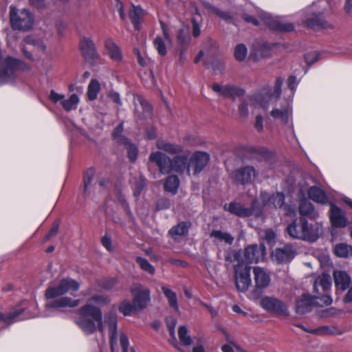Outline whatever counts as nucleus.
<instances>
[{"mask_svg":"<svg viewBox=\"0 0 352 352\" xmlns=\"http://www.w3.org/2000/svg\"><path fill=\"white\" fill-rule=\"evenodd\" d=\"M110 302L108 296L104 295H94L89 298L85 305L78 309V316L75 319L74 322L86 335H91L98 330L102 334L104 333V327L107 324L109 328L110 345L112 352L116 351L117 343V316L113 313H108L103 321L102 312L98 306H104Z\"/></svg>","mask_w":352,"mask_h":352,"instance_id":"f257e3e1","label":"nucleus"},{"mask_svg":"<svg viewBox=\"0 0 352 352\" xmlns=\"http://www.w3.org/2000/svg\"><path fill=\"white\" fill-rule=\"evenodd\" d=\"M189 155L190 152L186 151L170 158L161 151H155L150 154L148 160L155 164L163 175L174 172L179 175L186 173L188 176L197 175L207 166L210 155L204 151H195L190 157Z\"/></svg>","mask_w":352,"mask_h":352,"instance_id":"f03ea898","label":"nucleus"},{"mask_svg":"<svg viewBox=\"0 0 352 352\" xmlns=\"http://www.w3.org/2000/svg\"><path fill=\"white\" fill-rule=\"evenodd\" d=\"M79 288L80 284L70 278L60 280L56 285L50 286L45 294V298L48 300L45 307L50 309L73 308L78 306L80 300L62 296L69 292H76Z\"/></svg>","mask_w":352,"mask_h":352,"instance_id":"7ed1b4c3","label":"nucleus"},{"mask_svg":"<svg viewBox=\"0 0 352 352\" xmlns=\"http://www.w3.org/2000/svg\"><path fill=\"white\" fill-rule=\"evenodd\" d=\"M287 234L292 239L316 241L322 234L318 223L309 224L305 217L295 219L286 228Z\"/></svg>","mask_w":352,"mask_h":352,"instance_id":"20e7f679","label":"nucleus"},{"mask_svg":"<svg viewBox=\"0 0 352 352\" xmlns=\"http://www.w3.org/2000/svg\"><path fill=\"white\" fill-rule=\"evenodd\" d=\"M31 66L23 61L8 56L0 63V85L8 83L15 78L18 70L29 71Z\"/></svg>","mask_w":352,"mask_h":352,"instance_id":"39448f33","label":"nucleus"},{"mask_svg":"<svg viewBox=\"0 0 352 352\" xmlns=\"http://www.w3.org/2000/svg\"><path fill=\"white\" fill-rule=\"evenodd\" d=\"M333 302L330 295L320 296H311L305 294L296 302V311L298 314H305L312 310L314 307H323L330 305Z\"/></svg>","mask_w":352,"mask_h":352,"instance_id":"423d86ee","label":"nucleus"},{"mask_svg":"<svg viewBox=\"0 0 352 352\" xmlns=\"http://www.w3.org/2000/svg\"><path fill=\"white\" fill-rule=\"evenodd\" d=\"M10 19L12 28L17 30H29L34 23V16L29 10H19L14 6L10 8Z\"/></svg>","mask_w":352,"mask_h":352,"instance_id":"0eeeda50","label":"nucleus"},{"mask_svg":"<svg viewBox=\"0 0 352 352\" xmlns=\"http://www.w3.org/2000/svg\"><path fill=\"white\" fill-rule=\"evenodd\" d=\"M260 199L264 206L283 208L287 216H293L296 214L294 206L285 205V195L282 192L270 195L268 192H263L261 193Z\"/></svg>","mask_w":352,"mask_h":352,"instance_id":"6e6552de","label":"nucleus"},{"mask_svg":"<svg viewBox=\"0 0 352 352\" xmlns=\"http://www.w3.org/2000/svg\"><path fill=\"white\" fill-rule=\"evenodd\" d=\"M255 289L251 292V298L256 300L261 296L263 289L269 286L270 276L266 270L261 267H254L252 269Z\"/></svg>","mask_w":352,"mask_h":352,"instance_id":"1a4fd4ad","label":"nucleus"},{"mask_svg":"<svg viewBox=\"0 0 352 352\" xmlns=\"http://www.w3.org/2000/svg\"><path fill=\"white\" fill-rule=\"evenodd\" d=\"M258 176V171L252 166H243L232 173L233 182L236 184H252Z\"/></svg>","mask_w":352,"mask_h":352,"instance_id":"9d476101","label":"nucleus"},{"mask_svg":"<svg viewBox=\"0 0 352 352\" xmlns=\"http://www.w3.org/2000/svg\"><path fill=\"white\" fill-rule=\"evenodd\" d=\"M133 296V302L138 310L145 309L151 302L149 289L138 284L131 288Z\"/></svg>","mask_w":352,"mask_h":352,"instance_id":"9b49d317","label":"nucleus"},{"mask_svg":"<svg viewBox=\"0 0 352 352\" xmlns=\"http://www.w3.org/2000/svg\"><path fill=\"white\" fill-rule=\"evenodd\" d=\"M261 307L269 313L278 315L287 314V308L286 305L280 300L272 297L265 296L261 300Z\"/></svg>","mask_w":352,"mask_h":352,"instance_id":"f8f14e48","label":"nucleus"},{"mask_svg":"<svg viewBox=\"0 0 352 352\" xmlns=\"http://www.w3.org/2000/svg\"><path fill=\"white\" fill-rule=\"evenodd\" d=\"M270 116L275 120L287 124L292 119V106L289 101L285 100L280 106L274 107L270 111Z\"/></svg>","mask_w":352,"mask_h":352,"instance_id":"ddd939ff","label":"nucleus"},{"mask_svg":"<svg viewBox=\"0 0 352 352\" xmlns=\"http://www.w3.org/2000/svg\"><path fill=\"white\" fill-rule=\"evenodd\" d=\"M265 255V247L263 244L250 245L245 249L244 260L248 265L263 261Z\"/></svg>","mask_w":352,"mask_h":352,"instance_id":"4468645a","label":"nucleus"},{"mask_svg":"<svg viewBox=\"0 0 352 352\" xmlns=\"http://www.w3.org/2000/svg\"><path fill=\"white\" fill-rule=\"evenodd\" d=\"M296 251L291 244H286L282 248H276L272 254L273 259L278 263H288L296 256Z\"/></svg>","mask_w":352,"mask_h":352,"instance_id":"2eb2a0df","label":"nucleus"},{"mask_svg":"<svg viewBox=\"0 0 352 352\" xmlns=\"http://www.w3.org/2000/svg\"><path fill=\"white\" fill-rule=\"evenodd\" d=\"M212 89L219 96L226 98H231L232 99H235L236 97L242 96L245 93L243 89L232 85L222 86L218 83H214L212 85Z\"/></svg>","mask_w":352,"mask_h":352,"instance_id":"dca6fc26","label":"nucleus"},{"mask_svg":"<svg viewBox=\"0 0 352 352\" xmlns=\"http://www.w3.org/2000/svg\"><path fill=\"white\" fill-rule=\"evenodd\" d=\"M331 287V278L327 274H322L318 276L314 284L315 296L322 297L323 295H329Z\"/></svg>","mask_w":352,"mask_h":352,"instance_id":"f3484780","label":"nucleus"},{"mask_svg":"<svg viewBox=\"0 0 352 352\" xmlns=\"http://www.w3.org/2000/svg\"><path fill=\"white\" fill-rule=\"evenodd\" d=\"M80 50L82 56L87 61H94L99 57L94 42L89 38L81 39Z\"/></svg>","mask_w":352,"mask_h":352,"instance_id":"a211bd4d","label":"nucleus"},{"mask_svg":"<svg viewBox=\"0 0 352 352\" xmlns=\"http://www.w3.org/2000/svg\"><path fill=\"white\" fill-rule=\"evenodd\" d=\"M156 146L158 149L164 151L170 155H180L186 151L190 152V157L191 152L189 150L184 151V147L181 144L170 142L164 140H158L156 142Z\"/></svg>","mask_w":352,"mask_h":352,"instance_id":"6ab92c4d","label":"nucleus"},{"mask_svg":"<svg viewBox=\"0 0 352 352\" xmlns=\"http://www.w3.org/2000/svg\"><path fill=\"white\" fill-rule=\"evenodd\" d=\"M330 212V220L333 227L344 228L346 226L348 219L345 217L344 212L339 207L331 204Z\"/></svg>","mask_w":352,"mask_h":352,"instance_id":"aec40b11","label":"nucleus"},{"mask_svg":"<svg viewBox=\"0 0 352 352\" xmlns=\"http://www.w3.org/2000/svg\"><path fill=\"white\" fill-rule=\"evenodd\" d=\"M256 204V200L253 201L252 207L250 208H244L238 203H230L228 207L227 206H225V208L228 210L230 213L236 214V216L240 217H247L253 214Z\"/></svg>","mask_w":352,"mask_h":352,"instance_id":"412c9836","label":"nucleus"},{"mask_svg":"<svg viewBox=\"0 0 352 352\" xmlns=\"http://www.w3.org/2000/svg\"><path fill=\"white\" fill-rule=\"evenodd\" d=\"M333 276L338 290L343 292L349 288L351 283V278L346 272L342 270L334 271Z\"/></svg>","mask_w":352,"mask_h":352,"instance_id":"4be33fe9","label":"nucleus"},{"mask_svg":"<svg viewBox=\"0 0 352 352\" xmlns=\"http://www.w3.org/2000/svg\"><path fill=\"white\" fill-rule=\"evenodd\" d=\"M104 47L107 54L111 59L117 62L122 60V51L112 38H108L105 40Z\"/></svg>","mask_w":352,"mask_h":352,"instance_id":"5701e85b","label":"nucleus"},{"mask_svg":"<svg viewBox=\"0 0 352 352\" xmlns=\"http://www.w3.org/2000/svg\"><path fill=\"white\" fill-rule=\"evenodd\" d=\"M24 311L25 309L23 308H18L7 314L0 312V330L4 327L1 322L10 324L16 321L28 318L27 316H21Z\"/></svg>","mask_w":352,"mask_h":352,"instance_id":"b1692460","label":"nucleus"},{"mask_svg":"<svg viewBox=\"0 0 352 352\" xmlns=\"http://www.w3.org/2000/svg\"><path fill=\"white\" fill-rule=\"evenodd\" d=\"M190 227V222L182 221L171 228L168 231V234L173 239H176L177 236H185L188 234Z\"/></svg>","mask_w":352,"mask_h":352,"instance_id":"393cba45","label":"nucleus"},{"mask_svg":"<svg viewBox=\"0 0 352 352\" xmlns=\"http://www.w3.org/2000/svg\"><path fill=\"white\" fill-rule=\"evenodd\" d=\"M266 23L271 29L281 32H291L294 29L292 23H283L271 17L266 20Z\"/></svg>","mask_w":352,"mask_h":352,"instance_id":"a878e982","label":"nucleus"},{"mask_svg":"<svg viewBox=\"0 0 352 352\" xmlns=\"http://www.w3.org/2000/svg\"><path fill=\"white\" fill-rule=\"evenodd\" d=\"M308 197L311 200L320 204H324L327 202V197L324 192L316 186H311L309 189Z\"/></svg>","mask_w":352,"mask_h":352,"instance_id":"bb28decb","label":"nucleus"},{"mask_svg":"<svg viewBox=\"0 0 352 352\" xmlns=\"http://www.w3.org/2000/svg\"><path fill=\"white\" fill-rule=\"evenodd\" d=\"M144 16V11L140 7L133 6L129 12V17L135 29L140 28L141 20Z\"/></svg>","mask_w":352,"mask_h":352,"instance_id":"cd10ccee","label":"nucleus"},{"mask_svg":"<svg viewBox=\"0 0 352 352\" xmlns=\"http://www.w3.org/2000/svg\"><path fill=\"white\" fill-rule=\"evenodd\" d=\"M162 291L167 298L169 306L175 311H178L179 305L176 293L165 285L162 286Z\"/></svg>","mask_w":352,"mask_h":352,"instance_id":"c85d7f7f","label":"nucleus"},{"mask_svg":"<svg viewBox=\"0 0 352 352\" xmlns=\"http://www.w3.org/2000/svg\"><path fill=\"white\" fill-rule=\"evenodd\" d=\"M176 38L178 47H184V49H188L191 40L188 30H184L182 28L179 29L177 31Z\"/></svg>","mask_w":352,"mask_h":352,"instance_id":"c756f323","label":"nucleus"},{"mask_svg":"<svg viewBox=\"0 0 352 352\" xmlns=\"http://www.w3.org/2000/svg\"><path fill=\"white\" fill-rule=\"evenodd\" d=\"M179 179L176 175H170L167 177L164 183V189L166 191L175 195L177 193L179 186Z\"/></svg>","mask_w":352,"mask_h":352,"instance_id":"7c9ffc66","label":"nucleus"},{"mask_svg":"<svg viewBox=\"0 0 352 352\" xmlns=\"http://www.w3.org/2000/svg\"><path fill=\"white\" fill-rule=\"evenodd\" d=\"M120 140H122V144L124 145L127 150V155L130 161L132 162H135L138 154V147L135 144L131 143L126 138H120Z\"/></svg>","mask_w":352,"mask_h":352,"instance_id":"2f4dec72","label":"nucleus"},{"mask_svg":"<svg viewBox=\"0 0 352 352\" xmlns=\"http://www.w3.org/2000/svg\"><path fill=\"white\" fill-rule=\"evenodd\" d=\"M234 278L245 277V276H250L251 267L241 259L234 267Z\"/></svg>","mask_w":352,"mask_h":352,"instance_id":"473e14b6","label":"nucleus"},{"mask_svg":"<svg viewBox=\"0 0 352 352\" xmlns=\"http://www.w3.org/2000/svg\"><path fill=\"white\" fill-rule=\"evenodd\" d=\"M307 25L311 28H327L328 27L327 23L323 19L321 14L314 15L312 17L307 20Z\"/></svg>","mask_w":352,"mask_h":352,"instance_id":"72a5a7b5","label":"nucleus"},{"mask_svg":"<svg viewBox=\"0 0 352 352\" xmlns=\"http://www.w3.org/2000/svg\"><path fill=\"white\" fill-rule=\"evenodd\" d=\"M334 252L338 257L346 258L352 256V245L346 243L337 244Z\"/></svg>","mask_w":352,"mask_h":352,"instance_id":"f704fd0d","label":"nucleus"},{"mask_svg":"<svg viewBox=\"0 0 352 352\" xmlns=\"http://www.w3.org/2000/svg\"><path fill=\"white\" fill-rule=\"evenodd\" d=\"M100 91V85L96 79H92L87 88V96L89 100H94L96 99L98 93Z\"/></svg>","mask_w":352,"mask_h":352,"instance_id":"c9c22d12","label":"nucleus"},{"mask_svg":"<svg viewBox=\"0 0 352 352\" xmlns=\"http://www.w3.org/2000/svg\"><path fill=\"white\" fill-rule=\"evenodd\" d=\"M24 43L26 45H32L38 51L45 52L46 50V46L44 44L43 41L41 39L36 38L34 36H27L24 38Z\"/></svg>","mask_w":352,"mask_h":352,"instance_id":"e433bc0d","label":"nucleus"},{"mask_svg":"<svg viewBox=\"0 0 352 352\" xmlns=\"http://www.w3.org/2000/svg\"><path fill=\"white\" fill-rule=\"evenodd\" d=\"M299 212L302 216H307L313 219L316 218L317 216L313 205L307 201L301 203L299 207Z\"/></svg>","mask_w":352,"mask_h":352,"instance_id":"4c0bfd02","label":"nucleus"},{"mask_svg":"<svg viewBox=\"0 0 352 352\" xmlns=\"http://www.w3.org/2000/svg\"><path fill=\"white\" fill-rule=\"evenodd\" d=\"M210 236L212 238L224 241L228 244H232L234 241V237L230 233L223 232L221 230H213Z\"/></svg>","mask_w":352,"mask_h":352,"instance_id":"58836bf2","label":"nucleus"},{"mask_svg":"<svg viewBox=\"0 0 352 352\" xmlns=\"http://www.w3.org/2000/svg\"><path fill=\"white\" fill-rule=\"evenodd\" d=\"M235 284L237 289L240 292H246L251 285L250 276L234 278Z\"/></svg>","mask_w":352,"mask_h":352,"instance_id":"ea45409f","label":"nucleus"},{"mask_svg":"<svg viewBox=\"0 0 352 352\" xmlns=\"http://www.w3.org/2000/svg\"><path fill=\"white\" fill-rule=\"evenodd\" d=\"M79 102L78 96L74 94L70 96L69 99L65 100L62 101L63 107L67 111H71L72 109H76L77 108V105Z\"/></svg>","mask_w":352,"mask_h":352,"instance_id":"a19ab883","label":"nucleus"},{"mask_svg":"<svg viewBox=\"0 0 352 352\" xmlns=\"http://www.w3.org/2000/svg\"><path fill=\"white\" fill-rule=\"evenodd\" d=\"M131 183L134 186V195L138 197L144 189L146 184V179L142 176L133 178Z\"/></svg>","mask_w":352,"mask_h":352,"instance_id":"79ce46f5","label":"nucleus"},{"mask_svg":"<svg viewBox=\"0 0 352 352\" xmlns=\"http://www.w3.org/2000/svg\"><path fill=\"white\" fill-rule=\"evenodd\" d=\"M95 175V170L93 168H90L87 170V171L84 174V194L89 195L90 193L89 191V185L91 183L92 179Z\"/></svg>","mask_w":352,"mask_h":352,"instance_id":"37998d69","label":"nucleus"},{"mask_svg":"<svg viewBox=\"0 0 352 352\" xmlns=\"http://www.w3.org/2000/svg\"><path fill=\"white\" fill-rule=\"evenodd\" d=\"M179 338L181 343L184 346H189L192 344V339L188 335V330L185 326L179 327L178 329Z\"/></svg>","mask_w":352,"mask_h":352,"instance_id":"c03bdc74","label":"nucleus"},{"mask_svg":"<svg viewBox=\"0 0 352 352\" xmlns=\"http://www.w3.org/2000/svg\"><path fill=\"white\" fill-rule=\"evenodd\" d=\"M136 262L139 264L142 270L151 275L155 274V267L146 258L138 256L136 258Z\"/></svg>","mask_w":352,"mask_h":352,"instance_id":"a18cd8bd","label":"nucleus"},{"mask_svg":"<svg viewBox=\"0 0 352 352\" xmlns=\"http://www.w3.org/2000/svg\"><path fill=\"white\" fill-rule=\"evenodd\" d=\"M119 311L124 316L131 315V314L135 310V305L131 303L129 300H123L118 307Z\"/></svg>","mask_w":352,"mask_h":352,"instance_id":"49530a36","label":"nucleus"},{"mask_svg":"<svg viewBox=\"0 0 352 352\" xmlns=\"http://www.w3.org/2000/svg\"><path fill=\"white\" fill-rule=\"evenodd\" d=\"M153 45L158 54L164 56L167 54L166 47L164 39L161 36H156L153 41Z\"/></svg>","mask_w":352,"mask_h":352,"instance_id":"de8ad7c7","label":"nucleus"},{"mask_svg":"<svg viewBox=\"0 0 352 352\" xmlns=\"http://www.w3.org/2000/svg\"><path fill=\"white\" fill-rule=\"evenodd\" d=\"M247 56V48L243 44L236 45L234 50V56L236 60L242 61L245 60Z\"/></svg>","mask_w":352,"mask_h":352,"instance_id":"09e8293b","label":"nucleus"},{"mask_svg":"<svg viewBox=\"0 0 352 352\" xmlns=\"http://www.w3.org/2000/svg\"><path fill=\"white\" fill-rule=\"evenodd\" d=\"M134 102L135 104H139L142 107L144 111L149 112L151 110V107L147 101L141 96L137 95L134 97Z\"/></svg>","mask_w":352,"mask_h":352,"instance_id":"8fccbe9b","label":"nucleus"},{"mask_svg":"<svg viewBox=\"0 0 352 352\" xmlns=\"http://www.w3.org/2000/svg\"><path fill=\"white\" fill-rule=\"evenodd\" d=\"M192 35L193 37L197 38L201 35V23L198 22L196 19L192 18Z\"/></svg>","mask_w":352,"mask_h":352,"instance_id":"3c124183","label":"nucleus"},{"mask_svg":"<svg viewBox=\"0 0 352 352\" xmlns=\"http://www.w3.org/2000/svg\"><path fill=\"white\" fill-rule=\"evenodd\" d=\"M239 257H240V254L239 252H236L234 250H230V251H228L226 253L225 260L230 263L236 261L237 263H238L239 262H241V260L239 259Z\"/></svg>","mask_w":352,"mask_h":352,"instance_id":"603ef678","label":"nucleus"},{"mask_svg":"<svg viewBox=\"0 0 352 352\" xmlns=\"http://www.w3.org/2000/svg\"><path fill=\"white\" fill-rule=\"evenodd\" d=\"M123 131V124H120L113 131V137L116 140L117 142L122 144V140L120 138H123L121 134Z\"/></svg>","mask_w":352,"mask_h":352,"instance_id":"864d4df0","label":"nucleus"},{"mask_svg":"<svg viewBox=\"0 0 352 352\" xmlns=\"http://www.w3.org/2000/svg\"><path fill=\"white\" fill-rule=\"evenodd\" d=\"M239 112L240 117L242 118H246L249 115L248 104L243 101L239 106Z\"/></svg>","mask_w":352,"mask_h":352,"instance_id":"5fc2aeb1","label":"nucleus"},{"mask_svg":"<svg viewBox=\"0 0 352 352\" xmlns=\"http://www.w3.org/2000/svg\"><path fill=\"white\" fill-rule=\"evenodd\" d=\"M206 8L211 12L215 14L216 15H217L221 18H226L227 16L226 13L223 12L218 8H216L214 6L210 5L209 3L206 4Z\"/></svg>","mask_w":352,"mask_h":352,"instance_id":"6e6d98bb","label":"nucleus"},{"mask_svg":"<svg viewBox=\"0 0 352 352\" xmlns=\"http://www.w3.org/2000/svg\"><path fill=\"white\" fill-rule=\"evenodd\" d=\"M263 236L268 243H272L276 239V234L272 229H267L263 232Z\"/></svg>","mask_w":352,"mask_h":352,"instance_id":"4d7b16f0","label":"nucleus"},{"mask_svg":"<svg viewBox=\"0 0 352 352\" xmlns=\"http://www.w3.org/2000/svg\"><path fill=\"white\" fill-rule=\"evenodd\" d=\"M101 243L108 251L111 252L113 250L111 239L108 234H104V236H102Z\"/></svg>","mask_w":352,"mask_h":352,"instance_id":"13d9d810","label":"nucleus"},{"mask_svg":"<svg viewBox=\"0 0 352 352\" xmlns=\"http://www.w3.org/2000/svg\"><path fill=\"white\" fill-rule=\"evenodd\" d=\"M120 343L122 348L123 352H128L129 342L127 336L125 334L121 333L120 335Z\"/></svg>","mask_w":352,"mask_h":352,"instance_id":"bf43d9fd","label":"nucleus"},{"mask_svg":"<svg viewBox=\"0 0 352 352\" xmlns=\"http://www.w3.org/2000/svg\"><path fill=\"white\" fill-rule=\"evenodd\" d=\"M305 59L308 65H311L318 60V56L316 52H310L305 55Z\"/></svg>","mask_w":352,"mask_h":352,"instance_id":"052dcab7","label":"nucleus"},{"mask_svg":"<svg viewBox=\"0 0 352 352\" xmlns=\"http://www.w3.org/2000/svg\"><path fill=\"white\" fill-rule=\"evenodd\" d=\"M49 97L53 102L57 103L58 101L63 100L65 96L63 94L56 93L54 90H51Z\"/></svg>","mask_w":352,"mask_h":352,"instance_id":"680f3d73","label":"nucleus"},{"mask_svg":"<svg viewBox=\"0 0 352 352\" xmlns=\"http://www.w3.org/2000/svg\"><path fill=\"white\" fill-rule=\"evenodd\" d=\"M283 85V80L281 78H277L274 85V91L273 96L278 97L281 93V87Z\"/></svg>","mask_w":352,"mask_h":352,"instance_id":"e2e57ef3","label":"nucleus"},{"mask_svg":"<svg viewBox=\"0 0 352 352\" xmlns=\"http://www.w3.org/2000/svg\"><path fill=\"white\" fill-rule=\"evenodd\" d=\"M116 280L114 278H111L103 280L101 284V287L106 290H109L113 288L116 285Z\"/></svg>","mask_w":352,"mask_h":352,"instance_id":"0e129e2a","label":"nucleus"},{"mask_svg":"<svg viewBox=\"0 0 352 352\" xmlns=\"http://www.w3.org/2000/svg\"><path fill=\"white\" fill-rule=\"evenodd\" d=\"M254 127L258 131H262L263 129V118L261 115L256 117Z\"/></svg>","mask_w":352,"mask_h":352,"instance_id":"69168bd1","label":"nucleus"},{"mask_svg":"<svg viewBox=\"0 0 352 352\" xmlns=\"http://www.w3.org/2000/svg\"><path fill=\"white\" fill-rule=\"evenodd\" d=\"M58 232V224L54 225L53 227L52 228V229L49 231V232L45 236L44 241H47L51 237L56 235Z\"/></svg>","mask_w":352,"mask_h":352,"instance_id":"338daca9","label":"nucleus"},{"mask_svg":"<svg viewBox=\"0 0 352 352\" xmlns=\"http://www.w3.org/2000/svg\"><path fill=\"white\" fill-rule=\"evenodd\" d=\"M160 25H161V28H162V30L163 32V35H164V39L166 41H167L168 42L171 43V38H170V36L168 32L166 24L164 22L160 21Z\"/></svg>","mask_w":352,"mask_h":352,"instance_id":"774afa93","label":"nucleus"}]
</instances>
